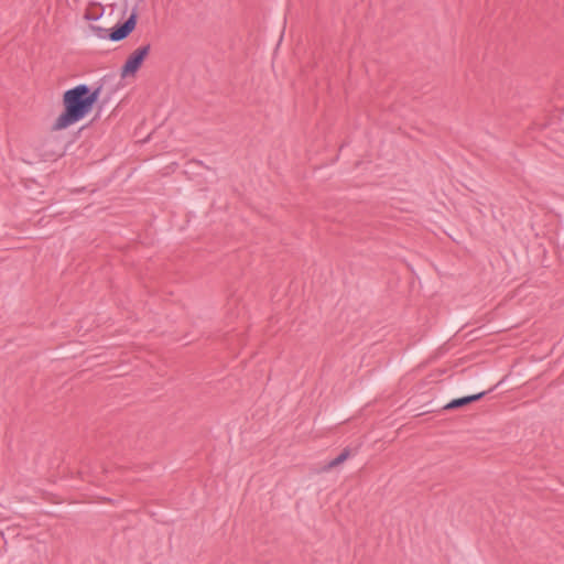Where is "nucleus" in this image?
Returning <instances> with one entry per match:
<instances>
[{
	"mask_svg": "<svg viewBox=\"0 0 564 564\" xmlns=\"http://www.w3.org/2000/svg\"><path fill=\"white\" fill-rule=\"evenodd\" d=\"M102 85L91 89L86 84H79L67 89L63 95L64 111L53 124V130H63L84 119L97 102Z\"/></svg>",
	"mask_w": 564,
	"mask_h": 564,
	"instance_id": "f257e3e1",
	"label": "nucleus"
},
{
	"mask_svg": "<svg viewBox=\"0 0 564 564\" xmlns=\"http://www.w3.org/2000/svg\"><path fill=\"white\" fill-rule=\"evenodd\" d=\"M137 20L138 12L137 7H134L128 19L117 23L110 31L98 25H90V30L98 39H108L112 42H119L130 35L137 25Z\"/></svg>",
	"mask_w": 564,
	"mask_h": 564,
	"instance_id": "f03ea898",
	"label": "nucleus"
},
{
	"mask_svg": "<svg viewBox=\"0 0 564 564\" xmlns=\"http://www.w3.org/2000/svg\"><path fill=\"white\" fill-rule=\"evenodd\" d=\"M150 44L142 45L138 47L126 61V63L121 67V77H128L130 75H134L139 68L141 67L144 58L148 56L150 52Z\"/></svg>",
	"mask_w": 564,
	"mask_h": 564,
	"instance_id": "7ed1b4c3",
	"label": "nucleus"
},
{
	"mask_svg": "<svg viewBox=\"0 0 564 564\" xmlns=\"http://www.w3.org/2000/svg\"><path fill=\"white\" fill-rule=\"evenodd\" d=\"M488 393H489V391H481V392H478V393H475V394H470V395H466V397L454 399L451 402H448L444 406V409L445 410H454V409H458V408L465 406V405H467V404H469L471 402H475V401H478V400L482 399Z\"/></svg>",
	"mask_w": 564,
	"mask_h": 564,
	"instance_id": "20e7f679",
	"label": "nucleus"
},
{
	"mask_svg": "<svg viewBox=\"0 0 564 564\" xmlns=\"http://www.w3.org/2000/svg\"><path fill=\"white\" fill-rule=\"evenodd\" d=\"M349 456H350V449L349 448L343 449L339 455H337L335 458L330 459L326 464L324 469L328 470V469H332L334 467H337L338 465L343 464Z\"/></svg>",
	"mask_w": 564,
	"mask_h": 564,
	"instance_id": "39448f33",
	"label": "nucleus"
},
{
	"mask_svg": "<svg viewBox=\"0 0 564 564\" xmlns=\"http://www.w3.org/2000/svg\"><path fill=\"white\" fill-rule=\"evenodd\" d=\"M99 17H100V15H95V14H89V13H87V14H86V19H87V20H93V21L98 20V19H99Z\"/></svg>",
	"mask_w": 564,
	"mask_h": 564,
	"instance_id": "423d86ee",
	"label": "nucleus"
},
{
	"mask_svg": "<svg viewBox=\"0 0 564 564\" xmlns=\"http://www.w3.org/2000/svg\"><path fill=\"white\" fill-rule=\"evenodd\" d=\"M496 387H499V383H496V386H495V387H492V388H490L488 391H489V392L494 391V390L496 389Z\"/></svg>",
	"mask_w": 564,
	"mask_h": 564,
	"instance_id": "0eeeda50",
	"label": "nucleus"
}]
</instances>
